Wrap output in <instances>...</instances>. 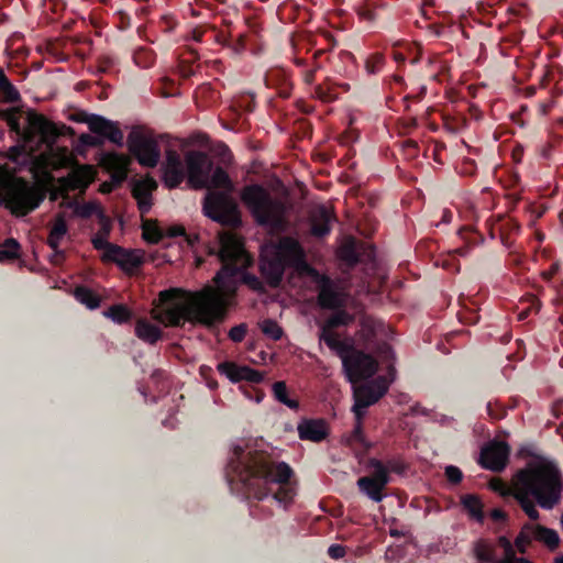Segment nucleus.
Here are the masks:
<instances>
[{"mask_svg":"<svg viewBox=\"0 0 563 563\" xmlns=\"http://www.w3.org/2000/svg\"><path fill=\"white\" fill-rule=\"evenodd\" d=\"M188 179L195 188H207L202 212L212 221L230 230L218 233L219 249L209 254L218 255L221 268L213 277L214 286L189 291L169 288L159 292L163 306L152 311V317L166 327H183L186 321L213 328L222 322L227 307L241 284H246L245 239L235 230L242 227V214L233 196L235 187L222 167H213L209 156L199 151L186 154Z\"/></svg>","mask_w":563,"mask_h":563,"instance_id":"f257e3e1","label":"nucleus"},{"mask_svg":"<svg viewBox=\"0 0 563 563\" xmlns=\"http://www.w3.org/2000/svg\"><path fill=\"white\" fill-rule=\"evenodd\" d=\"M286 266H303L311 275L319 287L318 302L320 307L339 309L345 305L347 294L344 289L305 264L303 251L296 240L283 238L262 247L261 269L272 286L279 284Z\"/></svg>","mask_w":563,"mask_h":563,"instance_id":"f03ea898","label":"nucleus"},{"mask_svg":"<svg viewBox=\"0 0 563 563\" xmlns=\"http://www.w3.org/2000/svg\"><path fill=\"white\" fill-rule=\"evenodd\" d=\"M490 488L501 495L511 494L530 519L537 520L539 511L532 500L542 508L551 509L561 498L563 482L559 470L551 463L541 462L520 471L508 488L500 479L490 481Z\"/></svg>","mask_w":563,"mask_h":563,"instance_id":"7ed1b4c3","label":"nucleus"},{"mask_svg":"<svg viewBox=\"0 0 563 563\" xmlns=\"http://www.w3.org/2000/svg\"><path fill=\"white\" fill-rule=\"evenodd\" d=\"M22 111L19 108L0 109V120L7 122L10 131L23 143L33 144L38 141L41 144L52 146L62 135L57 125L41 113L30 110L26 114V128L20 123Z\"/></svg>","mask_w":563,"mask_h":563,"instance_id":"20e7f679","label":"nucleus"},{"mask_svg":"<svg viewBox=\"0 0 563 563\" xmlns=\"http://www.w3.org/2000/svg\"><path fill=\"white\" fill-rule=\"evenodd\" d=\"M45 194L23 177L14 178L4 191V203L15 217H25L40 207Z\"/></svg>","mask_w":563,"mask_h":563,"instance_id":"39448f33","label":"nucleus"},{"mask_svg":"<svg viewBox=\"0 0 563 563\" xmlns=\"http://www.w3.org/2000/svg\"><path fill=\"white\" fill-rule=\"evenodd\" d=\"M255 198H258V201L254 205L252 212L256 221L271 230H284L287 212L285 203L269 198L257 186H249V205Z\"/></svg>","mask_w":563,"mask_h":563,"instance_id":"423d86ee","label":"nucleus"},{"mask_svg":"<svg viewBox=\"0 0 563 563\" xmlns=\"http://www.w3.org/2000/svg\"><path fill=\"white\" fill-rule=\"evenodd\" d=\"M246 442L232 443L225 467V479L230 492L241 500L246 499Z\"/></svg>","mask_w":563,"mask_h":563,"instance_id":"0eeeda50","label":"nucleus"},{"mask_svg":"<svg viewBox=\"0 0 563 563\" xmlns=\"http://www.w3.org/2000/svg\"><path fill=\"white\" fill-rule=\"evenodd\" d=\"M126 145L131 155L141 166L154 168L158 165L161 147L152 135L133 129L128 135Z\"/></svg>","mask_w":563,"mask_h":563,"instance_id":"6e6552de","label":"nucleus"},{"mask_svg":"<svg viewBox=\"0 0 563 563\" xmlns=\"http://www.w3.org/2000/svg\"><path fill=\"white\" fill-rule=\"evenodd\" d=\"M367 467L371 473L357 479V487L360 492L369 499L379 503L385 497L384 490L389 483V471L391 466L382 463L379 460L371 459Z\"/></svg>","mask_w":563,"mask_h":563,"instance_id":"1a4fd4ad","label":"nucleus"},{"mask_svg":"<svg viewBox=\"0 0 563 563\" xmlns=\"http://www.w3.org/2000/svg\"><path fill=\"white\" fill-rule=\"evenodd\" d=\"M388 387L389 380L383 376L367 384L355 386L353 388L354 405L352 407L355 418H363L366 408L376 404L387 393Z\"/></svg>","mask_w":563,"mask_h":563,"instance_id":"9d476101","label":"nucleus"},{"mask_svg":"<svg viewBox=\"0 0 563 563\" xmlns=\"http://www.w3.org/2000/svg\"><path fill=\"white\" fill-rule=\"evenodd\" d=\"M70 119L75 122L87 123L93 134L104 136L111 143L123 146L124 135L117 122L82 110L75 112Z\"/></svg>","mask_w":563,"mask_h":563,"instance_id":"9b49d317","label":"nucleus"},{"mask_svg":"<svg viewBox=\"0 0 563 563\" xmlns=\"http://www.w3.org/2000/svg\"><path fill=\"white\" fill-rule=\"evenodd\" d=\"M343 371L350 383L372 377L378 369V363L371 355L352 349L342 360Z\"/></svg>","mask_w":563,"mask_h":563,"instance_id":"f8f14e48","label":"nucleus"},{"mask_svg":"<svg viewBox=\"0 0 563 563\" xmlns=\"http://www.w3.org/2000/svg\"><path fill=\"white\" fill-rule=\"evenodd\" d=\"M251 476L263 478L265 483L287 485L294 477V471L286 462L262 461L254 462L252 467L249 465V478Z\"/></svg>","mask_w":563,"mask_h":563,"instance_id":"ddd939ff","label":"nucleus"},{"mask_svg":"<svg viewBox=\"0 0 563 563\" xmlns=\"http://www.w3.org/2000/svg\"><path fill=\"white\" fill-rule=\"evenodd\" d=\"M532 541H539L549 549L554 550L560 543V537L556 531L537 523L525 525L516 538V547L519 552L525 553L527 547Z\"/></svg>","mask_w":563,"mask_h":563,"instance_id":"4468645a","label":"nucleus"},{"mask_svg":"<svg viewBox=\"0 0 563 563\" xmlns=\"http://www.w3.org/2000/svg\"><path fill=\"white\" fill-rule=\"evenodd\" d=\"M162 170L164 184L169 189L177 188L184 181L186 173L188 174L180 154L173 148L166 151Z\"/></svg>","mask_w":563,"mask_h":563,"instance_id":"2eb2a0df","label":"nucleus"},{"mask_svg":"<svg viewBox=\"0 0 563 563\" xmlns=\"http://www.w3.org/2000/svg\"><path fill=\"white\" fill-rule=\"evenodd\" d=\"M510 449L507 443L501 441L490 442L487 446L482 450L481 464L483 467L499 472L505 468Z\"/></svg>","mask_w":563,"mask_h":563,"instance_id":"dca6fc26","label":"nucleus"},{"mask_svg":"<svg viewBox=\"0 0 563 563\" xmlns=\"http://www.w3.org/2000/svg\"><path fill=\"white\" fill-rule=\"evenodd\" d=\"M131 158L117 152H110L103 154L101 158L102 167L111 174V179L115 184L123 183L128 177Z\"/></svg>","mask_w":563,"mask_h":563,"instance_id":"f3484780","label":"nucleus"},{"mask_svg":"<svg viewBox=\"0 0 563 563\" xmlns=\"http://www.w3.org/2000/svg\"><path fill=\"white\" fill-rule=\"evenodd\" d=\"M157 188V183L152 177L136 180L131 189L132 197L137 202L141 214L148 213L153 206L152 192Z\"/></svg>","mask_w":563,"mask_h":563,"instance_id":"a211bd4d","label":"nucleus"},{"mask_svg":"<svg viewBox=\"0 0 563 563\" xmlns=\"http://www.w3.org/2000/svg\"><path fill=\"white\" fill-rule=\"evenodd\" d=\"M298 435L301 440L321 442L329 434V428L322 419H305L297 426Z\"/></svg>","mask_w":563,"mask_h":563,"instance_id":"6ab92c4d","label":"nucleus"},{"mask_svg":"<svg viewBox=\"0 0 563 563\" xmlns=\"http://www.w3.org/2000/svg\"><path fill=\"white\" fill-rule=\"evenodd\" d=\"M320 341L324 342L327 346L332 350L341 361L349 354L353 349V342L350 339L342 340L334 329L321 327Z\"/></svg>","mask_w":563,"mask_h":563,"instance_id":"aec40b11","label":"nucleus"},{"mask_svg":"<svg viewBox=\"0 0 563 563\" xmlns=\"http://www.w3.org/2000/svg\"><path fill=\"white\" fill-rule=\"evenodd\" d=\"M220 119L225 129L241 131L246 122L245 109L240 101L232 102Z\"/></svg>","mask_w":563,"mask_h":563,"instance_id":"412c9836","label":"nucleus"},{"mask_svg":"<svg viewBox=\"0 0 563 563\" xmlns=\"http://www.w3.org/2000/svg\"><path fill=\"white\" fill-rule=\"evenodd\" d=\"M311 233L316 236H324L330 232L332 213L324 206H318L312 209L311 216Z\"/></svg>","mask_w":563,"mask_h":563,"instance_id":"4be33fe9","label":"nucleus"},{"mask_svg":"<svg viewBox=\"0 0 563 563\" xmlns=\"http://www.w3.org/2000/svg\"><path fill=\"white\" fill-rule=\"evenodd\" d=\"M135 334L142 341L155 344L163 336V331L157 325L151 323L146 319H140L135 324Z\"/></svg>","mask_w":563,"mask_h":563,"instance_id":"5701e85b","label":"nucleus"},{"mask_svg":"<svg viewBox=\"0 0 563 563\" xmlns=\"http://www.w3.org/2000/svg\"><path fill=\"white\" fill-rule=\"evenodd\" d=\"M219 373L225 376L232 383L246 380V366L238 365L232 361H224L217 366Z\"/></svg>","mask_w":563,"mask_h":563,"instance_id":"b1692460","label":"nucleus"},{"mask_svg":"<svg viewBox=\"0 0 563 563\" xmlns=\"http://www.w3.org/2000/svg\"><path fill=\"white\" fill-rule=\"evenodd\" d=\"M68 232V225L66 222V219L64 214L58 213L55 218L54 224L49 231L48 238H47V245L51 249H57L60 245V242L63 238Z\"/></svg>","mask_w":563,"mask_h":563,"instance_id":"393cba45","label":"nucleus"},{"mask_svg":"<svg viewBox=\"0 0 563 563\" xmlns=\"http://www.w3.org/2000/svg\"><path fill=\"white\" fill-rule=\"evenodd\" d=\"M74 297L89 309H97L101 302L100 296L86 286H77L74 290Z\"/></svg>","mask_w":563,"mask_h":563,"instance_id":"a878e982","label":"nucleus"},{"mask_svg":"<svg viewBox=\"0 0 563 563\" xmlns=\"http://www.w3.org/2000/svg\"><path fill=\"white\" fill-rule=\"evenodd\" d=\"M339 257L350 265H353L360 261L358 258V246L353 238L345 239L339 247Z\"/></svg>","mask_w":563,"mask_h":563,"instance_id":"bb28decb","label":"nucleus"},{"mask_svg":"<svg viewBox=\"0 0 563 563\" xmlns=\"http://www.w3.org/2000/svg\"><path fill=\"white\" fill-rule=\"evenodd\" d=\"M272 390L275 399L280 404L294 410H297L299 408V402L296 399L290 398L289 390L285 382L274 383L272 385Z\"/></svg>","mask_w":563,"mask_h":563,"instance_id":"cd10ccee","label":"nucleus"},{"mask_svg":"<svg viewBox=\"0 0 563 563\" xmlns=\"http://www.w3.org/2000/svg\"><path fill=\"white\" fill-rule=\"evenodd\" d=\"M103 316L111 319L115 323L123 324L132 319L133 313L125 305L117 303L110 306L103 312Z\"/></svg>","mask_w":563,"mask_h":563,"instance_id":"c85d7f7f","label":"nucleus"},{"mask_svg":"<svg viewBox=\"0 0 563 563\" xmlns=\"http://www.w3.org/2000/svg\"><path fill=\"white\" fill-rule=\"evenodd\" d=\"M0 95L7 102H16L21 98L19 90L8 79L2 68H0Z\"/></svg>","mask_w":563,"mask_h":563,"instance_id":"c756f323","label":"nucleus"},{"mask_svg":"<svg viewBox=\"0 0 563 563\" xmlns=\"http://www.w3.org/2000/svg\"><path fill=\"white\" fill-rule=\"evenodd\" d=\"M74 213L81 219H89L92 216L99 218L100 213H103L102 208L98 202L89 201L84 203L74 202Z\"/></svg>","mask_w":563,"mask_h":563,"instance_id":"7c9ffc66","label":"nucleus"},{"mask_svg":"<svg viewBox=\"0 0 563 563\" xmlns=\"http://www.w3.org/2000/svg\"><path fill=\"white\" fill-rule=\"evenodd\" d=\"M25 145L26 144L23 143V144H18V145L11 146L7 151V154H5L7 158L10 162L15 163L18 165H27L30 163L31 156L26 152Z\"/></svg>","mask_w":563,"mask_h":563,"instance_id":"2f4dec72","label":"nucleus"},{"mask_svg":"<svg viewBox=\"0 0 563 563\" xmlns=\"http://www.w3.org/2000/svg\"><path fill=\"white\" fill-rule=\"evenodd\" d=\"M295 496L296 487L291 482H289L287 485H279L278 490L273 495L274 499L284 507L290 505Z\"/></svg>","mask_w":563,"mask_h":563,"instance_id":"473e14b6","label":"nucleus"},{"mask_svg":"<svg viewBox=\"0 0 563 563\" xmlns=\"http://www.w3.org/2000/svg\"><path fill=\"white\" fill-rule=\"evenodd\" d=\"M134 63L141 68H150L154 65L155 53L146 47H140L133 53Z\"/></svg>","mask_w":563,"mask_h":563,"instance_id":"72a5a7b5","label":"nucleus"},{"mask_svg":"<svg viewBox=\"0 0 563 563\" xmlns=\"http://www.w3.org/2000/svg\"><path fill=\"white\" fill-rule=\"evenodd\" d=\"M20 244L13 239L9 238L4 241L3 249L0 250V262L13 261L19 258Z\"/></svg>","mask_w":563,"mask_h":563,"instance_id":"f704fd0d","label":"nucleus"},{"mask_svg":"<svg viewBox=\"0 0 563 563\" xmlns=\"http://www.w3.org/2000/svg\"><path fill=\"white\" fill-rule=\"evenodd\" d=\"M165 236L164 232L154 222L143 224V239L151 244H157Z\"/></svg>","mask_w":563,"mask_h":563,"instance_id":"c9c22d12","label":"nucleus"},{"mask_svg":"<svg viewBox=\"0 0 563 563\" xmlns=\"http://www.w3.org/2000/svg\"><path fill=\"white\" fill-rule=\"evenodd\" d=\"M462 504L472 518L476 520H482V504L477 497L473 495H467L462 498Z\"/></svg>","mask_w":563,"mask_h":563,"instance_id":"e433bc0d","label":"nucleus"},{"mask_svg":"<svg viewBox=\"0 0 563 563\" xmlns=\"http://www.w3.org/2000/svg\"><path fill=\"white\" fill-rule=\"evenodd\" d=\"M353 316L344 310H340L331 316L322 325L334 329L339 325H346L353 321Z\"/></svg>","mask_w":563,"mask_h":563,"instance_id":"4c0bfd02","label":"nucleus"},{"mask_svg":"<svg viewBox=\"0 0 563 563\" xmlns=\"http://www.w3.org/2000/svg\"><path fill=\"white\" fill-rule=\"evenodd\" d=\"M474 553L477 560L481 562H493L494 561V554L493 549L490 544L484 541H478L475 544Z\"/></svg>","mask_w":563,"mask_h":563,"instance_id":"58836bf2","label":"nucleus"},{"mask_svg":"<svg viewBox=\"0 0 563 563\" xmlns=\"http://www.w3.org/2000/svg\"><path fill=\"white\" fill-rule=\"evenodd\" d=\"M118 265L124 269L128 267L137 268L142 265V260L133 252L124 249V253L120 261H118Z\"/></svg>","mask_w":563,"mask_h":563,"instance_id":"ea45409f","label":"nucleus"},{"mask_svg":"<svg viewBox=\"0 0 563 563\" xmlns=\"http://www.w3.org/2000/svg\"><path fill=\"white\" fill-rule=\"evenodd\" d=\"M104 253L101 257L103 262H113L118 264L122 254L124 253V249L117 244L110 243L107 249L103 250Z\"/></svg>","mask_w":563,"mask_h":563,"instance_id":"a19ab883","label":"nucleus"},{"mask_svg":"<svg viewBox=\"0 0 563 563\" xmlns=\"http://www.w3.org/2000/svg\"><path fill=\"white\" fill-rule=\"evenodd\" d=\"M261 329L262 331L268 335L269 338L274 339V340H278L282 338V334H283V330L280 329V327L277 324V322L273 321V320H264L262 323H261Z\"/></svg>","mask_w":563,"mask_h":563,"instance_id":"79ce46f5","label":"nucleus"},{"mask_svg":"<svg viewBox=\"0 0 563 563\" xmlns=\"http://www.w3.org/2000/svg\"><path fill=\"white\" fill-rule=\"evenodd\" d=\"M375 332L376 323L368 318H364L361 322V336L365 340H369L372 335H375Z\"/></svg>","mask_w":563,"mask_h":563,"instance_id":"37998d69","label":"nucleus"},{"mask_svg":"<svg viewBox=\"0 0 563 563\" xmlns=\"http://www.w3.org/2000/svg\"><path fill=\"white\" fill-rule=\"evenodd\" d=\"M104 136L101 135H91V134H81L79 141L82 145L90 147H100L103 144Z\"/></svg>","mask_w":563,"mask_h":563,"instance_id":"c03bdc74","label":"nucleus"},{"mask_svg":"<svg viewBox=\"0 0 563 563\" xmlns=\"http://www.w3.org/2000/svg\"><path fill=\"white\" fill-rule=\"evenodd\" d=\"M229 336L234 342H242L246 336V323H241L232 328L229 332Z\"/></svg>","mask_w":563,"mask_h":563,"instance_id":"a18cd8bd","label":"nucleus"},{"mask_svg":"<svg viewBox=\"0 0 563 563\" xmlns=\"http://www.w3.org/2000/svg\"><path fill=\"white\" fill-rule=\"evenodd\" d=\"M98 220H99L100 225H101V228H100L98 233H101V235H104V236L108 238L110 232H111V229H112L110 219L103 212V213L99 214Z\"/></svg>","mask_w":563,"mask_h":563,"instance_id":"49530a36","label":"nucleus"},{"mask_svg":"<svg viewBox=\"0 0 563 563\" xmlns=\"http://www.w3.org/2000/svg\"><path fill=\"white\" fill-rule=\"evenodd\" d=\"M108 238L104 235H101V233H96L91 238V243L93 247L98 251L104 250L109 246L110 242L107 240Z\"/></svg>","mask_w":563,"mask_h":563,"instance_id":"de8ad7c7","label":"nucleus"},{"mask_svg":"<svg viewBox=\"0 0 563 563\" xmlns=\"http://www.w3.org/2000/svg\"><path fill=\"white\" fill-rule=\"evenodd\" d=\"M114 66V59L110 56H102L98 60V71L108 73Z\"/></svg>","mask_w":563,"mask_h":563,"instance_id":"09e8293b","label":"nucleus"},{"mask_svg":"<svg viewBox=\"0 0 563 563\" xmlns=\"http://www.w3.org/2000/svg\"><path fill=\"white\" fill-rule=\"evenodd\" d=\"M52 250H53V254L49 256V262L55 266L62 265L66 258L65 251L60 250L59 247L52 249Z\"/></svg>","mask_w":563,"mask_h":563,"instance_id":"8fccbe9b","label":"nucleus"},{"mask_svg":"<svg viewBox=\"0 0 563 563\" xmlns=\"http://www.w3.org/2000/svg\"><path fill=\"white\" fill-rule=\"evenodd\" d=\"M445 475L452 483H459L462 479V472L456 466H448L445 468Z\"/></svg>","mask_w":563,"mask_h":563,"instance_id":"3c124183","label":"nucleus"},{"mask_svg":"<svg viewBox=\"0 0 563 563\" xmlns=\"http://www.w3.org/2000/svg\"><path fill=\"white\" fill-rule=\"evenodd\" d=\"M230 40L234 43V49L236 53H240L245 47V34L240 33L236 36L230 34Z\"/></svg>","mask_w":563,"mask_h":563,"instance_id":"603ef678","label":"nucleus"},{"mask_svg":"<svg viewBox=\"0 0 563 563\" xmlns=\"http://www.w3.org/2000/svg\"><path fill=\"white\" fill-rule=\"evenodd\" d=\"M498 543L505 550V554H504L503 558H510V556H512L515 554L512 544L510 543V541L506 537H500L498 539Z\"/></svg>","mask_w":563,"mask_h":563,"instance_id":"864d4df0","label":"nucleus"},{"mask_svg":"<svg viewBox=\"0 0 563 563\" xmlns=\"http://www.w3.org/2000/svg\"><path fill=\"white\" fill-rule=\"evenodd\" d=\"M168 238L185 236L186 230L183 225H172L164 233Z\"/></svg>","mask_w":563,"mask_h":563,"instance_id":"5fc2aeb1","label":"nucleus"},{"mask_svg":"<svg viewBox=\"0 0 563 563\" xmlns=\"http://www.w3.org/2000/svg\"><path fill=\"white\" fill-rule=\"evenodd\" d=\"M328 553L332 559H341L345 554V550L342 545L333 544L328 549Z\"/></svg>","mask_w":563,"mask_h":563,"instance_id":"6e6d98bb","label":"nucleus"},{"mask_svg":"<svg viewBox=\"0 0 563 563\" xmlns=\"http://www.w3.org/2000/svg\"><path fill=\"white\" fill-rule=\"evenodd\" d=\"M357 12L362 20L371 22L375 19V12L371 8H367V7L360 8Z\"/></svg>","mask_w":563,"mask_h":563,"instance_id":"4d7b16f0","label":"nucleus"},{"mask_svg":"<svg viewBox=\"0 0 563 563\" xmlns=\"http://www.w3.org/2000/svg\"><path fill=\"white\" fill-rule=\"evenodd\" d=\"M249 490H252L254 498L262 500L263 498L268 496L267 489H257L254 484H249Z\"/></svg>","mask_w":563,"mask_h":563,"instance_id":"13d9d810","label":"nucleus"},{"mask_svg":"<svg viewBox=\"0 0 563 563\" xmlns=\"http://www.w3.org/2000/svg\"><path fill=\"white\" fill-rule=\"evenodd\" d=\"M263 378V373L249 368V383H260Z\"/></svg>","mask_w":563,"mask_h":563,"instance_id":"bf43d9fd","label":"nucleus"},{"mask_svg":"<svg viewBox=\"0 0 563 563\" xmlns=\"http://www.w3.org/2000/svg\"><path fill=\"white\" fill-rule=\"evenodd\" d=\"M362 419L363 418H356V423H355V428H354V432H353V437L358 440V441H363V438H362Z\"/></svg>","mask_w":563,"mask_h":563,"instance_id":"052dcab7","label":"nucleus"},{"mask_svg":"<svg viewBox=\"0 0 563 563\" xmlns=\"http://www.w3.org/2000/svg\"><path fill=\"white\" fill-rule=\"evenodd\" d=\"M184 238H185L186 242L188 243V245H190V246H194L199 239L197 234H187V233L185 234Z\"/></svg>","mask_w":563,"mask_h":563,"instance_id":"680f3d73","label":"nucleus"},{"mask_svg":"<svg viewBox=\"0 0 563 563\" xmlns=\"http://www.w3.org/2000/svg\"><path fill=\"white\" fill-rule=\"evenodd\" d=\"M492 517L496 520L503 519L505 517V514L500 509H494L492 511Z\"/></svg>","mask_w":563,"mask_h":563,"instance_id":"e2e57ef3","label":"nucleus"},{"mask_svg":"<svg viewBox=\"0 0 563 563\" xmlns=\"http://www.w3.org/2000/svg\"><path fill=\"white\" fill-rule=\"evenodd\" d=\"M512 563H532L530 560H527L525 558H517L516 554L509 558Z\"/></svg>","mask_w":563,"mask_h":563,"instance_id":"0e129e2a","label":"nucleus"},{"mask_svg":"<svg viewBox=\"0 0 563 563\" xmlns=\"http://www.w3.org/2000/svg\"><path fill=\"white\" fill-rule=\"evenodd\" d=\"M240 198L246 205V185L240 189Z\"/></svg>","mask_w":563,"mask_h":563,"instance_id":"69168bd1","label":"nucleus"},{"mask_svg":"<svg viewBox=\"0 0 563 563\" xmlns=\"http://www.w3.org/2000/svg\"><path fill=\"white\" fill-rule=\"evenodd\" d=\"M202 34H203V32H202V31L195 30V31L192 32V37H194V40H195V41L200 42V41H201V37H202Z\"/></svg>","mask_w":563,"mask_h":563,"instance_id":"338daca9","label":"nucleus"},{"mask_svg":"<svg viewBox=\"0 0 563 563\" xmlns=\"http://www.w3.org/2000/svg\"><path fill=\"white\" fill-rule=\"evenodd\" d=\"M496 563H512V561L509 558H501Z\"/></svg>","mask_w":563,"mask_h":563,"instance_id":"774afa93","label":"nucleus"}]
</instances>
